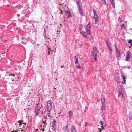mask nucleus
Returning <instances> with one entry per match:
<instances>
[{
  "mask_svg": "<svg viewBox=\"0 0 132 132\" xmlns=\"http://www.w3.org/2000/svg\"><path fill=\"white\" fill-rule=\"evenodd\" d=\"M42 103L39 104L37 103L36 106L35 107V112L36 116L39 115H42L43 113V106Z\"/></svg>",
  "mask_w": 132,
  "mask_h": 132,
  "instance_id": "nucleus-1",
  "label": "nucleus"
},
{
  "mask_svg": "<svg viewBox=\"0 0 132 132\" xmlns=\"http://www.w3.org/2000/svg\"><path fill=\"white\" fill-rule=\"evenodd\" d=\"M47 111H45V113H46L48 115L50 114V111L51 110L52 106L51 101L49 100L47 102Z\"/></svg>",
  "mask_w": 132,
  "mask_h": 132,
  "instance_id": "nucleus-2",
  "label": "nucleus"
},
{
  "mask_svg": "<svg viewBox=\"0 0 132 132\" xmlns=\"http://www.w3.org/2000/svg\"><path fill=\"white\" fill-rule=\"evenodd\" d=\"M98 53V51L96 47L93 48V51L92 52L93 56L94 58L95 61H97V54Z\"/></svg>",
  "mask_w": 132,
  "mask_h": 132,
  "instance_id": "nucleus-3",
  "label": "nucleus"
},
{
  "mask_svg": "<svg viewBox=\"0 0 132 132\" xmlns=\"http://www.w3.org/2000/svg\"><path fill=\"white\" fill-rule=\"evenodd\" d=\"M118 93L119 94L118 96V97H119L121 95L122 97H123L124 95L122 94V86L121 85H118Z\"/></svg>",
  "mask_w": 132,
  "mask_h": 132,
  "instance_id": "nucleus-4",
  "label": "nucleus"
},
{
  "mask_svg": "<svg viewBox=\"0 0 132 132\" xmlns=\"http://www.w3.org/2000/svg\"><path fill=\"white\" fill-rule=\"evenodd\" d=\"M90 22L86 26V31L88 35H90Z\"/></svg>",
  "mask_w": 132,
  "mask_h": 132,
  "instance_id": "nucleus-5",
  "label": "nucleus"
},
{
  "mask_svg": "<svg viewBox=\"0 0 132 132\" xmlns=\"http://www.w3.org/2000/svg\"><path fill=\"white\" fill-rule=\"evenodd\" d=\"M79 12L80 15L82 16H84L85 15V13L84 12V10L82 9V6H80L78 7Z\"/></svg>",
  "mask_w": 132,
  "mask_h": 132,
  "instance_id": "nucleus-6",
  "label": "nucleus"
},
{
  "mask_svg": "<svg viewBox=\"0 0 132 132\" xmlns=\"http://www.w3.org/2000/svg\"><path fill=\"white\" fill-rule=\"evenodd\" d=\"M127 55L126 57V61H129L130 60V58L131 55V54L130 52H127L126 53Z\"/></svg>",
  "mask_w": 132,
  "mask_h": 132,
  "instance_id": "nucleus-7",
  "label": "nucleus"
},
{
  "mask_svg": "<svg viewBox=\"0 0 132 132\" xmlns=\"http://www.w3.org/2000/svg\"><path fill=\"white\" fill-rule=\"evenodd\" d=\"M68 126L67 124L65 126H64L63 128V132H69Z\"/></svg>",
  "mask_w": 132,
  "mask_h": 132,
  "instance_id": "nucleus-8",
  "label": "nucleus"
},
{
  "mask_svg": "<svg viewBox=\"0 0 132 132\" xmlns=\"http://www.w3.org/2000/svg\"><path fill=\"white\" fill-rule=\"evenodd\" d=\"M116 48V56L117 58L118 59L120 56V53L119 51L118 50L117 47L115 46Z\"/></svg>",
  "mask_w": 132,
  "mask_h": 132,
  "instance_id": "nucleus-9",
  "label": "nucleus"
},
{
  "mask_svg": "<svg viewBox=\"0 0 132 132\" xmlns=\"http://www.w3.org/2000/svg\"><path fill=\"white\" fill-rule=\"evenodd\" d=\"M70 129L71 132H77V131L75 126L73 125L71 126Z\"/></svg>",
  "mask_w": 132,
  "mask_h": 132,
  "instance_id": "nucleus-10",
  "label": "nucleus"
},
{
  "mask_svg": "<svg viewBox=\"0 0 132 132\" xmlns=\"http://www.w3.org/2000/svg\"><path fill=\"white\" fill-rule=\"evenodd\" d=\"M67 15V18H69V17H72L70 11H65Z\"/></svg>",
  "mask_w": 132,
  "mask_h": 132,
  "instance_id": "nucleus-11",
  "label": "nucleus"
},
{
  "mask_svg": "<svg viewBox=\"0 0 132 132\" xmlns=\"http://www.w3.org/2000/svg\"><path fill=\"white\" fill-rule=\"evenodd\" d=\"M94 19L95 20V23L97 24L98 23V17L97 15V14H94Z\"/></svg>",
  "mask_w": 132,
  "mask_h": 132,
  "instance_id": "nucleus-12",
  "label": "nucleus"
},
{
  "mask_svg": "<svg viewBox=\"0 0 132 132\" xmlns=\"http://www.w3.org/2000/svg\"><path fill=\"white\" fill-rule=\"evenodd\" d=\"M50 116L49 115L48 116H44V119H43V121L42 122L44 123V124H45V125L47 124V123L46 122V119H47L48 118L47 117H49Z\"/></svg>",
  "mask_w": 132,
  "mask_h": 132,
  "instance_id": "nucleus-13",
  "label": "nucleus"
},
{
  "mask_svg": "<svg viewBox=\"0 0 132 132\" xmlns=\"http://www.w3.org/2000/svg\"><path fill=\"white\" fill-rule=\"evenodd\" d=\"M110 2L112 5L113 7L114 8L115 7V3L114 0H110Z\"/></svg>",
  "mask_w": 132,
  "mask_h": 132,
  "instance_id": "nucleus-14",
  "label": "nucleus"
},
{
  "mask_svg": "<svg viewBox=\"0 0 132 132\" xmlns=\"http://www.w3.org/2000/svg\"><path fill=\"white\" fill-rule=\"evenodd\" d=\"M126 76H125V75H124V76H123L122 77L123 79V81H122V83L123 84H124L125 83V82L126 81Z\"/></svg>",
  "mask_w": 132,
  "mask_h": 132,
  "instance_id": "nucleus-15",
  "label": "nucleus"
},
{
  "mask_svg": "<svg viewBox=\"0 0 132 132\" xmlns=\"http://www.w3.org/2000/svg\"><path fill=\"white\" fill-rule=\"evenodd\" d=\"M80 34L84 37L86 38H87V36L86 35H84V34L85 33V32L82 31V30H80Z\"/></svg>",
  "mask_w": 132,
  "mask_h": 132,
  "instance_id": "nucleus-16",
  "label": "nucleus"
},
{
  "mask_svg": "<svg viewBox=\"0 0 132 132\" xmlns=\"http://www.w3.org/2000/svg\"><path fill=\"white\" fill-rule=\"evenodd\" d=\"M55 119H54L52 121V126H56V124Z\"/></svg>",
  "mask_w": 132,
  "mask_h": 132,
  "instance_id": "nucleus-17",
  "label": "nucleus"
},
{
  "mask_svg": "<svg viewBox=\"0 0 132 132\" xmlns=\"http://www.w3.org/2000/svg\"><path fill=\"white\" fill-rule=\"evenodd\" d=\"M105 99L104 98H102L101 99V103L102 105H105Z\"/></svg>",
  "mask_w": 132,
  "mask_h": 132,
  "instance_id": "nucleus-18",
  "label": "nucleus"
},
{
  "mask_svg": "<svg viewBox=\"0 0 132 132\" xmlns=\"http://www.w3.org/2000/svg\"><path fill=\"white\" fill-rule=\"evenodd\" d=\"M75 63V64L76 65V66L77 68L78 69L80 68V67L79 64V62H78V63Z\"/></svg>",
  "mask_w": 132,
  "mask_h": 132,
  "instance_id": "nucleus-19",
  "label": "nucleus"
},
{
  "mask_svg": "<svg viewBox=\"0 0 132 132\" xmlns=\"http://www.w3.org/2000/svg\"><path fill=\"white\" fill-rule=\"evenodd\" d=\"M76 2L77 5H78V7H79L80 6H81L79 4L80 1L79 0H76Z\"/></svg>",
  "mask_w": 132,
  "mask_h": 132,
  "instance_id": "nucleus-20",
  "label": "nucleus"
},
{
  "mask_svg": "<svg viewBox=\"0 0 132 132\" xmlns=\"http://www.w3.org/2000/svg\"><path fill=\"white\" fill-rule=\"evenodd\" d=\"M108 48L109 49V50L110 52L111 53L112 52V48L111 47V46H108Z\"/></svg>",
  "mask_w": 132,
  "mask_h": 132,
  "instance_id": "nucleus-21",
  "label": "nucleus"
},
{
  "mask_svg": "<svg viewBox=\"0 0 132 132\" xmlns=\"http://www.w3.org/2000/svg\"><path fill=\"white\" fill-rule=\"evenodd\" d=\"M69 114L70 117H71L73 114V112L71 111H70L69 112Z\"/></svg>",
  "mask_w": 132,
  "mask_h": 132,
  "instance_id": "nucleus-22",
  "label": "nucleus"
},
{
  "mask_svg": "<svg viewBox=\"0 0 132 132\" xmlns=\"http://www.w3.org/2000/svg\"><path fill=\"white\" fill-rule=\"evenodd\" d=\"M106 44L108 46H108H110L111 45V43L110 42H108L107 41H106Z\"/></svg>",
  "mask_w": 132,
  "mask_h": 132,
  "instance_id": "nucleus-23",
  "label": "nucleus"
},
{
  "mask_svg": "<svg viewBox=\"0 0 132 132\" xmlns=\"http://www.w3.org/2000/svg\"><path fill=\"white\" fill-rule=\"evenodd\" d=\"M128 43L131 46H132V40L130 39L128 41Z\"/></svg>",
  "mask_w": 132,
  "mask_h": 132,
  "instance_id": "nucleus-24",
  "label": "nucleus"
},
{
  "mask_svg": "<svg viewBox=\"0 0 132 132\" xmlns=\"http://www.w3.org/2000/svg\"><path fill=\"white\" fill-rule=\"evenodd\" d=\"M105 108V105H102V107L101 108V110H103Z\"/></svg>",
  "mask_w": 132,
  "mask_h": 132,
  "instance_id": "nucleus-25",
  "label": "nucleus"
},
{
  "mask_svg": "<svg viewBox=\"0 0 132 132\" xmlns=\"http://www.w3.org/2000/svg\"><path fill=\"white\" fill-rule=\"evenodd\" d=\"M75 63H78V58H77V59H75Z\"/></svg>",
  "mask_w": 132,
  "mask_h": 132,
  "instance_id": "nucleus-26",
  "label": "nucleus"
},
{
  "mask_svg": "<svg viewBox=\"0 0 132 132\" xmlns=\"http://www.w3.org/2000/svg\"><path fill=\"white\" fill-rule=\"evenodd\" d=\"M53 127L52 128V129L53 130L55 131L56 130V126H52Z\"/></svg>",
  "mask_w": 132,
  "mask_h": 132,
  "instance_id": "nucleus-27",
  "label": "nucleus"
},
{
  "mask_svg": "<svg viewBox=\"0 0 132 132\" xmlns=\"http://www.w3.org/2000/svg\"><path fill=\"white\" fill-rule=\"evenodd\" d=\"M83 28V26L81 24H80V25L79 29L81 30Z\"/></svg>",
  "mask_w": 132,
  "mask_h": 132,
  "instance_id": "nucleus-28",
  "label": "nucleus"
},
{
  "mask_svg": "<svg viewBox=\"0 0 132 132\" xmlns=\"http://www.w3.org/2000/svg\"><path fill=\"white\" fill-rule=\"evenodd\" d=\"M100 123L101 124V125H103L104 123V122L102 121H100Z\"/></svg>",
  "mask_w": 132,
  "mask_h": 132,
  "instance_id": "nucleus-29",
  "label": "nucleus"
},
{
  "mask_svg": "<svg viewBox=\"0 0 132 132\" xmlns=\"http://www.w3.org/2000/svg\"><path fill=\"white\" fill-rule=\"evenodd\" d=\"M103 4L105 5L106 4L105 0H101Z\"/></svg>",
  "mask_w": 132,
  "mask_h": 132,
  "instance_id": "nucleus-30",
  "label": "nucleus"
},
{
  "mask_svg": "<svg viewBox=\"0 0 132 132\" xmlns=\"http://www.w3.org/2000/svg\"><path fill=\"white\" fill-rule=\"evenodd\" d=\"M93 12L94 14H97L96 13V11L95 9H93Z\"/></svg>",
  "mask_w": 132,
  "mask_h": 132,
  "instance_id": "nucleus-31",
  "label": "nucleus"
},
{
  "mask_svg": "<svg viewBox=\"0 0 132 132\" xmlns=\"http://www.w3.org/2000/svg\"><path fill=\"white\" fill-rule=\"evenodd\" d=\"M121 75L122 77L124 76V75H124V73L123 72H122L121 73Z\"/></svg>",
  "mask_w": 132,
  "mask_h": 132,
  "instance_id": "nucleus-32",
  "label": "nucleus"
},
{
  "mask_svg": "<svg viewBox=\"0 0 132 132\" xmlns=\"http://www.w3.org/2000/svg\"><path fill=\"white\" fill-rule=\"evenodd\" d=\"M121 75L122 77L124 76V75H124V73L123 72H122L121 73Z\"/></svg>",
  "mask_w": 132,
  "mask_h": 132,
  "instance_id": "nucleus-33",
  "label": "nucleus"
},
{
  "mask_svg": "<svg viewBox=\"0 0 132 132\" xmlns=\"http://www.w3.org/2000/svg\"><path fill=\"white\" fill-rule=\"evenodd\" d=\"M101 129L102 130H103L104 129V125H101Z\"/></svg>",
  "mask_w": 132,
  "mask_h": 132,
  "instance_id": "nucleus-34",
  "label": "nucleus"
},
{
  "mask_svg": "<svg viewBox=\"0 0 132 132\" xmlns=\"http://www.w3.org/2000/svg\"><path fill=\"white\" fill-rule=\"evenodd\" d=\"M124 27H125V25L123 24H122L121 25V30H122V29Z\"/></svg>",
  "mask_w": 132,
  "mask_h": 132,
  "instance_id": "nucleus-35",
  "label": "nucleus"
},
{
  "mask_svg": "<svg viewBox=\"0 0 132 132\" xmlns=\"http://www.w3.org/2000/svg\"><path fill=\"white\" fill-rule=\"evenodd\" d=\"M129 118L130 120H132V115H130L129 116Z\"/></svg>",
  "mask_w": 132,
  "mask_h": 132,
  "instance_id": "nucleus-36",
  "label": "nucleus"
},
{
  "mask_svg": "<svg viewBox=\"0 0 132 132\" xmlns=\"http://www.w3.org/2000/svg\"><path fill=\"white\" fill-rule=\"evenodd\" d=\"M20 123L19 124V125H21L22 124V122H21V120H19L18 121Z\"/></svg>",
  "mask_w": 132,
  "mask_h": 132,
  "instance_id": "nucleus-37",
  "label": "nucleus"
},
{
  "mask_svg": "<svg viewBox=\"0 0 132 132\" xmlns=\"http://www.w3.org/2000/svg\"><path fill=\"white\" fill-rule=\"evenodd\" d=\"M98 130H99V132H101V129H100V128H98Z\"/></svg>",
  "mask_w": 132,
  "mask_h": 132,
  "instance_id": "nucleus-38",
  "label": "nucleus"
},
{
  "mask_svg": "<svg viewBox=\"0 0 132 132\" xmlns=\"http://www.w3.org/2000/svg\"><path fill=\"white\" fill-rule=\"evenodd\" d=\"M75 59H77V58H78V56L77 55H76L75 56Z\"/></svg>",
  "mask_w": 132,
  "mask_h": 132,
  "instance_id": "nucleus-39",
  "label": "nucleus"
},
{
  "mask_svg": "<svg viewBox=\"0 0 132 132\" xmlns=\"http://www.w3.org/2000/svg\"><path fill=\"white\" fill-rule=\"evenodd\" d=\"M88 123L87 122H86L85 123V126H86L87 124H88Z\"/></svg>",
  "mask_w": 132,
  "mask_h": 132,
  "instance_id": "nucleus-40",
  "label": "nucleus"
},
{
  "mask_svg": "<svg viewBox=\"0 0 132 132\" xmlns=\"http://www.w3.org/2000/svg\"><path fill=\"white\" fill-rule=\"evenodd\" d=\"M10 76H12L14 77L15 76V75H13V74H11L10 75Z\"/></svg>",
  "mask_w": 132,
  "mask_h": 132,
  "instance_id": "nucleus-41",
  "label": "nucleus"
},
{
  "mask_svg": "<svg viewBox=\"0 0 132 132\" xmlns=\"http://www.w3.org/2000/svg\"><path fill=\"white\" fill-rule=\"evenodd\" d=\"M100 72V76H101V70H100L99 71Z\"/></svg>",
  "mask_w": 132,
  "mask_h": 132,
  "instance_id": "nucleus-42",
  "label": "nucleus"
},
{
  "mask_svg": "<svg viewBox=\"0 0 132 132\" xmlns=\"http://www.w3.org/2000/svg\"><path fill=\"white\" fill-rule=\"evenodd\" d=\"M50 51H48V55H50Z\"/></svg>",
  "mask_w": 132,
  "mask_h": 132,
  "instance_id": "nucleus-43",
  "label": "nucleus"
},
{
  "mask_svg": "<svg viewBox=\"0 0 132 132\" xmlns=\"http://www.w3.org/2000/svg\"><path fill=\"white\" fill-rule=\"evenodd\" d=\"M45 125H44L43 126V127L44 128V127H46V126H45Z\"/></svg>",
  "mask_w": 132,
  "mask_h": 132,
  "instance_id": "nucleus-44",
  "label": "nucleus"
},
{
  "mask_svg": "<svg viewBox=\"0 0 132 132\" xmlns=\"http://www.w3.org/2000/svg\"><path fill=\"white\" fill-rule=\"evenodd\" d=\"M42 128V130L43 131H44V129L43 128Z\"/></svg>",
  "mask_w": 132,
  "mask_h": 132,
  "instance_id": "nucleus-45",
  "label": "nucleus"
},
{
  "mask_svg": "<svg viewBox=\"0 0 132 132\" xmlns=\"http://www.w3.org/2000/svg\"><path fill=\"white\" fill-rule=\"evenodd\" d=\"M61 67L62 68H63L64 67H63V65H62Z\"/></svg>",
  "mask_w": 132,
  "mask_h": 132,
  "instance_id": "nucleus-46",
  "label": "nucleus"
},
{
  "mask_svg": "<svg viewBox=\"0 0 132 132\" xmlns=\"http://www.w3.org/2000/svg\"><path fill=\"white\" fill-rule=\"evenodd\" d=\"M17 16H20V15H19V14H18L17 15Z\"/></svg>",
  "mask_w": 132,
  "mask_h": 132,
  "instance_id": "nucleus-47",
  "label": "nucleus"
},
{
  "mask_svg": "<svg viewBox=\"0 0 132 132\" xmlns=\"http://www.w3.org/2000/svg\"><path fill=\"white\" fill-rule=\"evenodd\" d=\"M127 68H128L129 69V68H130V67L129 66V67H128Z\"/></svg>",
  "mask_w": 132,
  "mask_h": 132,
  "instance_id": "nucleus-48",
  "label": "nucleus"
},
{
  "mask_svg": "<svg viewBox=\"0 0 132 132\" xmlns=\"http://www.w3.org/2000/svg\"><path fill=\"white\" fill-rule=\"evenodd\" d=\"M61 14H62V11H61Z\"/></svg>",
  "mask_w": 132,
  "mask_h": 132,
  "instance_id": "nucleus-49",
  "label": "nucleus"
},
{
  "mask_svg": "<svg viewBox=\"0 0 132 132\" xmlns=\"http://www.w3.org/2000/svg\"><path fill=\"white\" fill-rule=\"evenodd\" d=\"M39 44H37V46H39Z\"/></svg>",
  "mask_w": 132,
  "mask_h": 132,
  "instance_id": "nucleus-50",
  "label": "nucleus"
},
{
  "mask_svg": "<svg viewBox=\"0 0 132 132\" xmlns=\"http://www.w3.org/2000/svg\"><path fill=\"white\" fill-rule=\"evenodd\" d=\"M48 50H50V49L49 48H48Z\"/></svg>",
  "mask_w": 132,
  "mask_h": 132,
  "instance_id": "nucleus-51",
  "label": "nucleus"
},
{
  "mask_svg": "<svg viewBox=\"0 0 132 132\" xmlns=\"http://www.w3.org/2000/svg\"><path fill=\"white\" fill-rule=\"evenodd\" d=\"M24 123V124H25V125H26V123Z\"/></svg>",
  "mask_w": 132,
  "mask_h": 132,
  "instance_id": "nucleus-52",
  "label": "nucleus"
},
{
  "mask_svg": "<svg viewBox=\"0 0 132 132\" xmlns=\"http://www.w3.org/2000/svg\"><path fill=\"white\" fill-rule=\"evenodd\" d=\"M62 116L63 117V114L62 115Z\"/></svg>",
  "mask_w": 132,
  "mask_h": 132,
  "instance_id": "nucleus-53",
  "label": "nucleus"
},
{
  "mask_svg": "<svg viewBox=\"0 0 132 132\" xmlns=\"http://www.w3.org/2000/svg\"><path fill=\"white\" fill-rule=\"evenodd\" d=\"M41 67H42V66H41V65L40 66V67H40V68Z\"/></svg>",
  "mask_w": 132,
  "mask_h": 132,
  "instance_id": "nucleus-54",
  "label": "nucleus"
},
{
  "mask_svg": "<svg viewBox=\"0 0 132 132\" xmlns=\"http://www.w3.org/2000/svg\"><path fill=\"white\" fill-rule=\"evenodd\" d=\"M55 73H56V71H55V72H54Z\"/></svg>",
  "mask_w": 132,
  "mask_h": 132,
  "instance_id": "nucleus-55",
  "label": "nucleus"
},
{
  "mask_svg": "<svg viewBox=\"0 0 132 132\" xmlns=\"http://www.w3.org/2000/svg\"><path fill=\"white\" fill-rule=\"evenodd\" d=\"M21 131H23V130H21Z\"/></svg>",
  "mask_w": 132,
  "mask_h": 132,
  "instance_id": "nucleus-56",
  "label": "nucleus"
},
{
  "mask_svg": "<svg viewBox=\"0 0 132 132\" xmlns=\"http://www.w3.org/2000/svg\"><path fill=\"white\" fill-rule=\"evenodd\" d=\"M42 125H41L40 126L41 127H42Z\"/></svg>",
  "mask_w": 132,
  "mask_h": 132,
  "instance_id": "nucleus-57",
  "label": "nucleus"
},
{
  "mask_svg": "<svg viewBox=\"0 0 132 132\" xmlns=\"http://www.w3.org/2000/svg\"><path fill=\"white\" fill-rule=\"evenodd\" d=\"M28 106H29V105H28Z\"/></svg>",
  "mask_w": 132,
  "mask_h": 132,
  "instance_id": "nucleus-58",
  "label": "nucleus"
}]
</instances>
